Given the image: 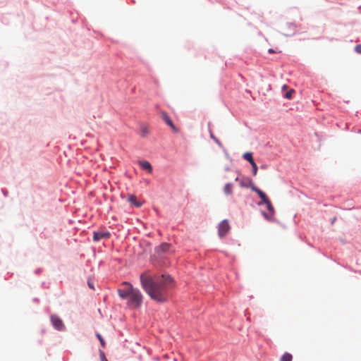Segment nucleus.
I'll use <instances>...</instances> for the list:
<instances>
[{"label":"nucleus","instance_id":"obj_14","mask_svg":"<svg viewBox=\"0 0 361 361\" xmlns=\"http://www.w3.org/2000/svg\"><path fill=\"white\" fill-rule=\"evenodd\" d=\"M243 157L244 159H245L246 161L250 162V164H252V163L255 162L253 157H252V154L251 152L244 153L243 155Z\"/></svg>","mask_w":361,"mask_h":361},{"label":"nucleus","instance_id":"obj_13","mask_svg":"<svg viewBox=\"0 0 361 361\" xmlns=\"http://www.w3.org/2000/svg\"><path fill=\"white\" fill-rule=\"evenodd\" d=\"M128 201H129L131 204H134V205H135V207H141V206H142V203H141V202H138V201L137 200L136 197H135V196H133V195H130V196L128 197Z\"/></svg>","mask_w":361,"mask_h":361},{"label":"nucleus","instance_id":"obj_19","mask_svg":"<svg viewBox=\"0 0 361 361\" xmlns=\"http://www.w3.org/2000/svg\"><path fill=\"white\" fill-rule=\"evenodd\" d=\"M263 215L266 219L268 221H273L274 220V214H271V215L267 214V213L264 212Z\"/></svg>","mask_w":361,"mask_h":361},{"label":"nucleus","instance_id":"obj_17","mask_svg":"<svg viewBox=\"0 0 361 361\" xmlns=\"http://www.w3.org/2000/svg\"><path fill=\"white\" fill-rule=\"evenodd\" d=\"M96 336L97 337V338L99 339L100 343H101V345L103 347V348H105L106 346V344H105V341L104 340V338H102V336L99 334H96Z\"/></svg>","mask_w":361,"mask_h":361},{"label":"nucleus","instance_id":"obj_22","mask_svg":"<svg viewBox=\"0 0 361 361\" xmlns=\"http://www.w3.org/2000/svg\"><path fill=\"white\" fill-rule=\"evenodd\" d=\"M100 357L102 361H108L102 351H100Z\"/></svg>","mask_w":361,"mask_h":361},{"label":"nucleus","instance_id":"obj_12","mask_svg":"<svg viewBox=\"0 0 361 361\" xmlns=\"http://www.w3.org/2000/svg\"><path fill=\"white\" fill-rule=\"evenodd\" d=\"M169 247H170V244H168L166 243H164L161 244L157 247V251L158 252H167L169 250Z\"/></svg>","mask_w":361,"mask_h":361},{"label":"nucleus","instance_id":"obj_20","mask_svg":"<svg viewBox=\"0 0 361 361\" xmlns=\"http://www.w3.org/2000/svg\"><path fill=\"white\" fill-rule=\"evenodd\" d=\"M293 92H294V90H290V91H288V92L286 93L285 97L286 99H291L292 98V94H293Z\"/></svg>","mask_w":361,"mask_h":361},{"label":"nucleus","instance_id":"obj_26","mask_svg":"<svg viewBox=\"0 0 361 361\" xmlns=\"http://www.w3.org/2000/svg\"><path fill=\"white\" fill-rule=\"evenodd\" d=\"M287 87H287V85H284L283 86V89H287Z\"/></svg>","mask_w":361,"mask_h":361},{"label":"nucleus","instance_id":"obj_10","mask_svg":"<svg viewBox=\"0 0 361 361\" xmlns=\"http://www.w3.org/2000/svg\"><path fill=\"white\" fill-rule=\"evenodd\" d=\"M140 166L142 169L147 170L149 172H152V165L147 161H140Z\"/></svg>","mask_w":361,"mask_h":361},{"label":"nucleus","instance_id":"obj_8","mask_svg":"<svg viewBox=\"0 0 361 361\" xmlns=\"http://www.w3.org/2000/svg\"><path fill=\"white\" fill-rule=\"evenodd\" d=\"M240 185L242 188H250L251 185H255L251 180L249 178H243L240 180Z\"/></svg>","mask_w":361,"mask_h":361},{"label":"nucleus","instance_id":"obj_1","mask_svg":"<svg viewBox=\"0 0 361 361\" xmlns=\"http://www.w3.org/2000/svg\"><path fill=\"white\" fill-rule=\"evenodd\" d=\"M142 288L154 300L159 302L166 301L170 291L174 286L173 278L168 274L151 276L146 273L140 275Z\"/></svg>","mask_w":361,"mask_h":361},{"label":"nucleus","instance_id":"obj_23","mask_svg":"<svg viewBox=\"0 0 361 361\" xmlns=\"http://www.w3.org/2000/svg\"><path fill=\"white\" fill-rule=\"evenodd\" d=\"M87 283H88V286H89L91 289H92V290H94V284H93V283H92L91 281H88Z\"/></svg>","mask_w":361,"mask_h":361},{"label":"nucleus","instance_id":"obj_9","mask_svg":"<svg viewBox=\"0 0 361 361\" xmlns=\"http://www.w3.org/2000/svg\"><path fill=\"white\" fill-rule=\"evenodd\" d=\"M140 133L142 137H146L149 133V126L145 124H142L140 128Z\"/></svg>","mask_w":361,"mask_h":361},{"label":"nucleus","instance_id":"obj_6","mask_svg":"<svg viewBox=\"0 0 361 361\" xmlns=\"http://www.w3.org/2000/svg\"><path fill=\"white\" fill-rule=\"evenodd\" d=\"M111 234L109 232L104 231H94L93 233V240L99 241L102 239H107L110 237Z\"/></svg>","mask_w":361,"mask_h":361},{"label":"nucleus","instance_id":"obj_4","mask_svg":"<svg viewBox=\"0 0 361 361\" xmlns=\"http://www.w3.org/2000/svg\"><path fill=\"white\" fill-rule=\"evenodd\" d=\"M51 322L56 329L61 331L64 329L63 321L57 315H51Z\"/></svg>","mask_w":361,"mask_h":361},{"label":"nucleus","instance_id":"obj_18","mask_svg":"<svg viewBox=\"0 0 361 361\" xmlns=\"http://www.w3.org/2000/svg\"><path fill=\"white\" fill-rule=\"evenodd\" d=\"M251 166H252V175L253 176H256L257 173V169H258L256 163L255 162L252 163L251 164Z\"/></svg>","mask_w":361,"mask_h":361},{"label":"nucleus","instance_id":"obj_16","mask_svg":"<svg viewBox=\"0 0 361 361\" xmlns=\"http://www.w3.org/2000/svg\"><path fill=\"white\" fill-rule=\"evenodd\" d=\"M264 204H266L267 205V209L271 212V214H274V207L272 206L271 202L269 200H267L265 202H264Z\"/></svg>","mask_w":361,"mask_h":361},{"label":"nucleus","instance_id":"obj_7","mask_svg":"<svg viewBox=\"0 0 361 361\" xmlns=\"http://www.w3.org/2000/svg\"><path fill=\"white\" fill-rule=\"evenodd\" d=\"M251 189L258 194L263 202H265L267 200H269L266 194L255 185H251Z\"/></svg>","mask_w":361,"mask_h":361},{"label":"nucleus","instance_id":"obj_21","mask_svg":"<svg viewBox=\"0 0 361 361\" xmlns=\"http://www.w3.org/2000/svg\"><path fill=\"white\" fill-rule=\"evenodd\" d=\"M355 50L357 53L361 54V44L356 45L355 47Z\"/></svg>","mask_w":361,"mask_h":361},{"label":"nucleus","instance_id":"obj_3","mask_svg":"<svg viewBox=\"0 0 361 361\" xmlns=\"http://www.w3.org/2000/svg\"><path fill=\"white\" fill-rule=\"evenodd\" d=\"M231 227L227 220H223L219 224L218 233L220 237L224 236L230 230Z\"/></svg>","mask_w":361,"mask_h":361},{"label":"nucleus","instance_id":"obj_25","mask_svg":"<svg viewBox=\"0 0 361 361\" xmlns=\"http://www.w3.org/2000/svg\"><path fill=\"white\" fill-rule=\"evenodd\" d=\"M268 51H269V53H274V52H275V51H274V49H269L268 50Z\"/></svg>","mask_w":361,"mask_h":361},{"label":"nucleus","instance_id":"obj_27","mask_svg":"<svg viewBox=\"0 0 361 361\" xmlns=\"http://www.w3.org/2000/svg\"><path fill=\"white\" fill-rule=\"evenodd\" d=\"M238 180H239V179H238V177H237V178H235V181H238Z\"/></svg>","mask_w":361,"mask_h":361},{"label":"nucleus","instance_id":"obj_24","mask_svg":"<svg viewBox=\"0 0 361 361\" xmlns=\"http://www.w3.org/2000/svg\"><path fill=\"white\" fill-rule=\"evenodd\" d=\"M211 137L219 145H220V142L219 141V140L215 137L213 134H211Z\"/></svg>","mask_w":361,"mask_h":361},{"label":"nucleus","instance_id":"obj_2","mask_svg":"<svg viewBox=\"0 0 361 361\" xmlns=\"http://www.w3.org/2000/svg\"><path fill=\"white\" fill-rule=\"evenodd\" d=\"M118 293L122 299L127 300V304L130 307L137 309L140 307L143 299L142 295L138 289L133 288L130 283L123 282L122 287L118 290Z\"/></svg>","mask_w":361,"mask_h":361},{"label":"nucleus","instance_id":"obj_5","mask_svg":"<svg viewBox=\"0 0 361 361\" xmlns=\"http://www.w3.org/2000/svg\"><path fill=\"white\" fill-rule=\"evenodd\" d=\"M161 118L164 121V122L168 126H169L171 128V129L173 130V132H175V133L178 132V128L174 126L172 120L171 119V118L169 116V115L167 114V113L166 111L161 112Z\"/></svg>","mask_w":361,"mask_h":361},{"label":"nucleus","instance_id":"obj_11","mask_svg":"<svg viewBox=\"0 0 361 361\" xmlns=\"http://www.w3.org/2000/svg\"><path fill=\"white\" fill-rule=\"evenodd\" d=\"M224 192L226 195H231L233 194V185L231 183H226L224 188Z\"/></svg>","mask_w":361,"mask_h":361},{"label":"nucleus","instance_id":"obj_15","mask_svg":"<svg viewBox=\"0 0 361 361\" xmlns=\"http://www.w3.org/2000/svg\"><path fill=\"white\" fill-rule=\"evenodd\" d=\"M293 356L289 353H285L281 357L280 361H292Z\"/></svg>","mask_w":361,"mask_h":361}]
</instances>
